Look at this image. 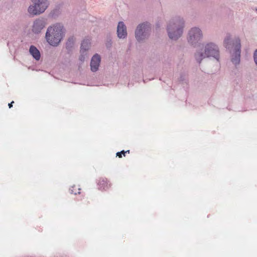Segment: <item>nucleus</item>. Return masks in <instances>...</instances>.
I'll list each match as a JSON object with an SVG mask.
<instances>
[{
  "mask_svg": "<svg viewBox=\"0 0 257 257\" xmlns=\"http://www.w3.org/2000/svg\"><path fill=\"white\" fill-rule=\"evenodd\" d=\"M13 103H14V101H13L11 103H9L8 105H9V108H11L12 107Z\"/></svg>",
  "mask_w": 257,
  "mask_h": 257,
  "instance_id": "obj_19",
  "label": "nucleus"
},
{
  "mask_svg": "<svg viewBox=\"0 0 257 257\" xmlns=\"http://www.w3.org/2000/svg\"><path fill=\"white\" fill-rule=\"evenodd\" d=\"M184 80H185V78H184V76H181V77L180 78V81H183Z\"/></svg>",
  "mask_w": 257,
  "mask_h": 257,
  "instance_id": "obj_20",
  "label": "nucleus"
},
{
  "mask_svg": "<svg viewBox=\"0 0 257 257\" xmlns=\"http://www.w3.org/2000/svg\"><path fill=\"white\" fill-rule=\"evenodd\" d=\"M81 52V55L79 57V60L81 61H84L85 60V59L86 57V55H87V53L86 52H84L83 51H80Z\"/></svg>",
  "mask_w": 257,
  "mask_h": 257,
  "instance_id": "obj_15",
  "label": "nucleus"
},
{
  "mask_svg": "<svg viewBox=\"0 0 257 257\" xmlns=\"http://www.w3.org/2000/svg\"><path fill=\"white\" fill-rule=\"evenodd\" d=\"M99 187L101 189L105 190L108 188L107 183L104 180L100 182Z\"/></svg>",
  "mask_w": 257,
  "mask_h": 257,
  "instance_id": "obj_14",
  "label": "nucleus"
},
{
  "mask_svg": "<svg viewBox=\"0 0 257 257\" xmlns=\"http://www.w3.org/2000/svg\"><path fill=\"white\" fill-rule=\"evenodd\" d=\"M29 52L34 59H35L36 60H40L41 57L40 52L35 46L33 45L31 46L30 47Z\"/></svg>",
  "mask_w": 257,
  "mask_h": 257,
  "instance_id": "obj_12",
  "label": "nucleus"
},
{
  "mask_svg": "<svg viewBox=\"0 0 257 257\" xmlns=\"http://www.w3.org/2000/svg\"><path fill=\"white\" fill-rule=\"evenodd\" d=\"M194 57L198 64H200L203 59L209 57H212L219 62L220 59L219 48L215 43L208 42L203 45L202 48L199 47L196 50Z\"/></svg>",
  "mask_w": 257,
  "mask_h": 257,
  "instance_id": "obj_2",
  "label": "nucleus"
},
{
  "mask_svg": "<svg viewBox=\"0 0 257 257\" xmlns=\"http://www.w3.org/2000/svg\"><path fill=\"white\" fill-rule=\"evenodd\" d=\"M256 11H257V8L255 9Z\"/></svg>",
  "mask_w": 257,
  "mask_h": 257,
  "instance_id": "obj_22",
  "label": "nucleus"
},
{
  "mask_svg": "<svg viewBox=\"0 0 257 257\" xmlns=\"http://www.w3.org/2000/svg\"><path fill=\"white\" fill-rule=\"evenodd\" d=\"M90 45V42L89 40H84L81 43L80 51L86 52V51L89 49Z\"/></svg>",
  "mask_w": 257,
  "mask_h": 257,
  "instance_id": "obj_13",
  "label": "nucleus"
},
{
  "mask_svg": "<svg viewBox=\"0 0 257 257\" xmlns=\"http://www.w3.org/2000/svg\"><path fill=\"white\" fill-rule=\"evenodd\" d=\"M237 46L236 48L234 49L233 52L231 55V62L235 65H238L240 61V53H241V44L239 43V40H237L236 41Z\"/></svg>",
  "mask_w": 257,
  "mask_h": 257,
  "instance_id": "obj_9",
  "label": "nucleus"
},
{
  "mask_svg": "<svg viewBox=\"0 0 257 257\" xmlns=\"http://www.w3.org/2000/svg\"><path fill=\"white\" fill-rule=\"evenodd\" d=\"M185 20L181 16H176L169 20L166 25L168 36L172 41H176L182 36L185 28Z\"/></svg>",
  "mask_w": 257,
  "mask_h": 257,
  "instance_id": "obj_1",
  "label": "nucleus"
},
{
  "mask_svg": "<svg viewBox=\"0 0 257 257\" xmlns=\"http://www.w3.org/2000/svg\"><path fill=\"white\" fill-rule=\"evenodd\" d=\"M70 192H71V193H72V194H77V193H80V192H74V191H73V189H71V190H70Z\"/></svg>",
  "mask_w": 257,
  "mask_h": 257,
  "instance_id": "obj_18",
  "label": "nucleus"
},
{
  "mask_svg": "<svg viewBox=\"0 0 257 257\" xmlns=\"http://www.w3.org/2000/svg\"><path fill=\"white\" fill-rule=\"evenodd\" d=\"M65 30L62 24L56 23L48 27L45 39L49 45L56 47L59 45L65 36Z\"/></svg>",
  "mask_w": 257,
  "mask_h": 257,
  "instance_id": "obj_3",
  "label": "nucleus"
},
{
  "mask_svg": "<svg viewBox=\"0 0 257 257\" xmlns=\"http://www.w3.org/2000/svg\"><path fill=\"white\" fill-rule=\"evenodd\" d=\"M203 38L204 34L202 30L197 26L190 28L186 35V40L188 44L194 48L200 46Z\"/></svg>",
  "mask_w": 257,
  "mask_h": 257,
  "instance_id": "obj_4",
  "label": "nucleus"
},
{
  "mask_svg": "<svg viewBox=\"0 0 257 257\" xmlns=\"http://www.w3.org/2000/svg\"><path fill=\"white\" fill-rule=\"evenodd\" d=\"M129 152H130L129 150L126 151H121L120 152H117L116 153V156H118V157L120 158V157H121V154H123V155L124 156L125 153H129Z\"/></svg>",
  "mask_w": 257,
  "mask_h": 257,
  "instance_id": "obj_17",
  "label": "nucleus"
},
{
  "mask_svg": "<svg viewBox=\"0 0 257 257\" xmlns=\"http://www.w3.org/2000/svg\"><path fill=\"white\" fill-rule=\"evenodd\" d=\"M237 40H239V43L240 44V40L238 37L232 38L230 34H227L224 37L223 40V46L227 49L231 50L232 48L234 49L236 48Z\"/></svg>",
  "mask_w": 257,
  "mask_h": 257,
  "instance_id": "obj_8",
  "label": "nucleus"
},
{
  "mask_svg": "<svg viewBox=\"0 0 257 257\" xmlns=\"http://www.w3.org/2000/svg\"><path fill=\"white\" fill-rule=\"evenodd\" d=\"M32 4L28 8V12L32 16L40 15L47 10L49 2L48 0H31Z\"/></svg>",
  "mask_w": 257,
  "mask_h": 257,
  "instance_id": "obj_6",
  "label": "nucleus"
},
{
  "mask_svg": "<svg viewBox=\"0 0 257 257\" xmlns=\"http://www.w3.org/2000/svg\"><path fill=\"white\" fill-rule=\"evenodd\" d=\"M70 43H71V41H70V39H69L68 40V42H67V44H66V45H67V47H68V45H69V44H70Z\"/></svg>",
  "mask_w": 257,
  "mask_h": 257,
  "instance_id": "obj_21",
  "label": "nucleus"
},
{
  "mask_svg": "<svg viewBox=\"0 0 257 257\" xmlns=\"http://www.w3.org/2000/svg\"><path fill=\"white\" fill-rule=\"evenodd\" d=\"M254 62L257 66V49L255 50L253 55Z\"/></svg>",
  "mask_w": 257,
  "mask_h": 257,
  "instance_id": "obj_16",
  "label": "nucleus"
},
{
  "mask_svg": "<svg viewBox=\"0 0 257 257\" xmlns=\"http://www.w3.org/2000/svg\"><path fill=\"white\" fill-rule=\"evenodd\" d=\"M126 27L123 22H119L117 27V35L119 39H124L127 36Z\"/></svg>",
  "mask_w": 257,
  "mask_h": 257,
  "instance_id": "obj_10",
  "label": "nucleus"
},
{
  "mask_svg": "<svg viewBox=\"0 0 257 257\" xmlns=\"http://www.w3.org/2000/svg\"><path fill=\"white\" fill-rule=\"evenodd\" d=\"M47 19L44 17H40L35 19L32 26V32L36 35L40 34L47 25Z\"/></svg>",
  "mask_w": 257,
  "mask_h": 257,
  "instance_id": "obj_7",
  "label": "nucleus"
},
{
  "mask_svg": "<svg viewBox=\"0 0 257 257\" xmlns=\"http://www.w3.org/2000/svg\"><path fill=\"white\" fill-rule=\"evenodd\" d=\"M152 30L151 24L147 22L139 24L135 30V38L138 42L142 43L147 40Z\"/></svg>",
  "mask_w": 257,
  "mask_h": 257,
  "instance_id": "obj_5",
  "label": "nucleus"
},
{
  "mask_svg": "<svg viewBox=\"0 0 257 257\" xmlns=\"http://www.w3.org/2000/svg\"><path fill=\"white\" fill-rule=\"evenodd\" d=\"M101 61L100 56L97 54H95L91 58L90 62L91 70L92 72H96L98 69Z\"/></svg>",
  "mask_w": 257,
  "mask_h": 257,
  "instance_id": "obj_11",
  "label": "nucleus"
}]
</instances>
